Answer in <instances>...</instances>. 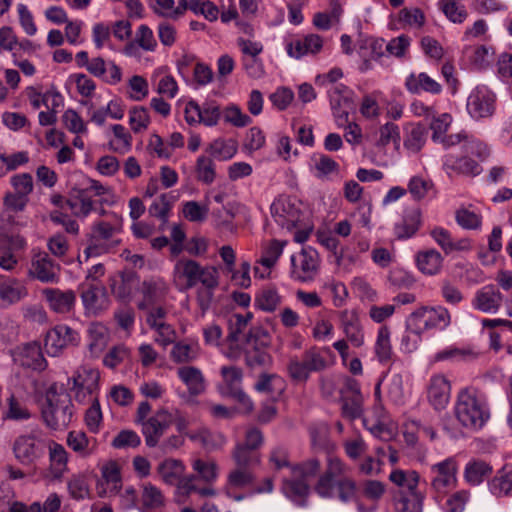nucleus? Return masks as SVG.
I'll use <instances>...</instances> for the list:
<instances>
[{"label": "nucleus", "mask_w": 512, "mask_h": 512, "mask_svg": "<svg viewBox=\"0 0 512 512\" xmlns=\"http://www.w3.org/2000/svg\"><path fill=\"white\" fill-rule=\"evenodd\" d=\"M389 481L399 488L398 493L419 491L420 475L415 470L394 469L389 474Z\"/></svg>", "instance_id": "obj_37"}, {"label": "nucleus", "mask_w": 512, "mask_h": 512, "mask_svg": "<svg viewBox=\"0 0 512 512\" xmlns=\"http://www.w3.org/2000/svg\"><path fill=\"white\" fill-rule=\"evenodd\" d=\"M311 169L318 179H325L339 170V164L325 154H314L311 157Z\"/></svg>", "instance_id": "obj_48"}, {"label": "nucleus", "mask_w": 512, "mask_h": 512, "mask_svg": "<svg viewBox=\"0 0 512 512\" xmlns=\"http://www.w3.org/2000/svg\"><path fill=\"white\" fill-rule=\"evenodd\" d=\"M207 152L219 160H229L237 152V143L232 139H216L209 145Z\"/></svg>", "instance_id": "obj_51"}, {"label": "nucleus", "mask_w": 512, "mask_h": 512, "mask_svg": "<svg viewBox=\"0 0 512 512\" xmlns=\"http://www.w3.org/2000/svg\"><path fill=\"white\" fill-rule=\"evenodd\" d=\"M374 350L381 363H387L392 359L394 353L390 341V330L387 326L379 328Z\"/></svg>", "instance_id": "obj_49"}, {"label": "nucleus", "mask_w": 512, "mask_h": 512, "mask_svg": "<svg viewBox=\"0 0 512 512\" xmlns=\"http://www.w3.org/2000/svg\"><path fill=\"white\" fill-rule=\"evenodd\" d=\"M286 243V241L273 239L263 248L262 255L257 263L264 268V271H261V268L256 266L254 269L256 277L265 278L270 274L271 268L282 255Z\"/></svg>", "instance_id": "obj_26"}, {"label": "nucleus", "mask_w": 512, "mask_h": 512, "mask_svg": "<svg viewBox=\"0 0 512 512\" xmlns=\"http://www.w3.org/2000/svg\"><path fill=\"white\" fill-rule=\"evenodd\" d=\"M232 459L235 467L227 474L223 493L228 498L240 502L246 498L245 494L241 493V491L251 487L255 481L252 468L256 463L247 461V458L239 452L237 455H232Z\"/></svg>", "instance_id": "obj_6"}, {"label": "nucleus", "mask_w": 512, "mask_h": 512, "mask_svg": "<svg viewBox=\"0 0 512 512\" xmlns=\"http://www.w3.org/2000/svg\"><path fill=\"white\" fill-rule=\"evenodd\" d=\"M79 341L77 331L67 325H57L47 332L44 347L49 356L57 357L67 347L78 345Z\"/></svg>", "instance_id": "obj_15"}, {"label": "nucleus", "mask_w": 512, "mask_h": 512, "mask_svg": "<svg viewBox=\"0 0 512 512\" xmlns=\"http://www.w3.org/2000/svg\"><path fill=\"white\" fill-rule=\"evenodd\" d=\"M195 173L198 181L212 184L216 178L215 163L212 158L201 155L196 160Z\"/></svg>", "instance_id": "obj_52"}, {"label": "nucleus", "mask_w": 512, "mask_h": 512, "mask_svg": "<svg viewBox=\"0 0 512 512\" xmlns=\"http://www.w3.org/2000/svg\"><path fill=\"white\" fill-rule=\"evenodd\" d=\"M28 294L26 286L17 278L0 275V307L20 302Z\"/></svg>", "instance_id": "obj_24"}, {"label": "nucleus", "mask_w": 512, "mask_h": 512, "mask_svg": "<svg viewBox=\"0 0 512 512\" xmlns=\"http://www.w3.org/2000/svg\"><path fill=\"white\" fill-rule=\"evenodd\" d=\"M430 236L441 247L445 254H451L456 251H468L471 249V241L468 238L454 239L451 233L442 227L432 229Z\"/></svg>", "instance_id": "obj_27"}, {"label": "nucleus", "mask_w": 512, "mask_h": 512, "mask_svg": "<svg viewBox=\"0 0 512 512\" xmlns=\"http://www.w3.org/2000/svg\"><path fill=\"white\" fill-rule=\"evenodd\" d=\"M13 452L21 463L27 465L32 464L42 453L35 437L31 435L18 436L13 444Z\"/></svg>", "instance_id": "obj_29"}, {"label": "nucleus", "mask_w": 512, "mask_h": 512, "mask_svg": "<svg viewBox=\"0 0 512 512\" xmlns=\"http://www.w3.org/2000/svg\"><path fill=\"white\" fill-rule=\"evenodd\" d=\"M275 222L287 230H292L301 219V211L288 197H279L270 207Z\"/></svg>", "instance_id": "obj_18"}, {"label": "nucleus", "mask_w": 512, "mask_h": 512, "mask_svg": "<svg viewBox=\"0 0 512 512\" xmlns=\"http://www.w3.org/2000/svg\"><path fill=\"white\" fill-rule=\"evenodd\" d=\"M28 276L42 283L56 284L60 279V265L46 252H35L31 258Z\"/></svg>", "instance_id": "obj_16"}, {"label": "nucleus", "mask_w": 512, "mask_h": 512, "mask_svg": "<svg viewBox=\"0 0 512 512\" xmlns=\"http://www.w3.org/2000/svg\"><path fill=\"white\" fill-rule=\"evenodd\" d=\"M92 441L95 442V439L88 438L87 435L82 431H71L67 436L68 446L83 457H86L92 453Z\"/></svg>", "instance_id": "obj_58"}, {"label": "nucleus", "mask_w": 512, "mask_h": 512, "mask_svg": "<svg viewBox=\"0 0 512 512\" xmlns=\"http://www.w3.org/2000/svg\"><path fill=\"white\" fill-rule=\"evenodd\" d=\"M142 293L144 301L138 304V308L141 310L163 299L168 293V286L163 279H151L142 283Z\"/></svg>", "instance_id": "obj_38"}, {"label": "nucleus", "mask_w": 512, "mask_h": 512, "mask_svg": "<svg viewBox=\"0 0 512 512\" xmlns=\"http://www.w3.org/2000/svg\"><path fill=\"white\" fill-rule=\"evenodd\" d=\"M341 323L348 341L354 347L362 346L364 334L357 313L355 311H343L341 313Z\"/></svg>", "instance_id": "obj_35"}, {"label": "nucleus", "mask_w": 512, "mask_h": 512, "mask_svg": "<svg viewBox=\"0 0 512 512\" xmlns=\"http://www.w3.org/2000/svg\"><path fill=\"white\" fill-rule=\"evenodd\" d=\"M198 356L197 345L186 342H177L171 351V358L176 363H188L194 361Z\"/></svg>", "instance_id": "obj_62"}, {"label": "nucleus", "mask_w": 512, "mask_h": 512, "mask_svg": "<svg viewBox=\"0 0 512 512\" xmlns=\"http://www.w3.org/2000/svg\"><path fill=\"white\" fill-rule=\"evenodd\" d=\"M416 261L417 266L422 273L435 275L442 267L443 257L437 250L429 249L419 252L417 254Z\"/></svg>", "instance_id": "obj_46"}, {"label": "nucleus", "mask_w": 512, "mask_h": 512, "mask_svg": "<svg viewBox=\"0 0 512 512\" xmlns=\"http://www.w3.org/2000/svg\"><path fill=\"white\" fill-rule=\"evenodd\" d=\"M492 473V467L482 460L469 461L464 469L465 481L472 485L477 486L481 484Z\"/></svg>", "instance_id": "obj_44"}, {"label": "nucleus", "mask_w": 512, "mask_h": 512, "mask_svg": "<svg viewBox=\"0 0 512 512\" xmlns=\"http://www.w3.org/2000/svg\"><path fill=\"white\" fill-rule=\"evenodd\" d=\"M192 468L200 479L207 484H213L218 478V465L212 460L195 459L192 461Z\"/></svg>", "instance_id": "obj_50"}, {"label": "nucleus", "mask_w": 512, "mask_h": 512, "mask_svg": "<svg viewBox=\"0 0 512 512\" xmlns=\"http://www.w3.org/2000/svg\"><path fill=\"white\" fill-rule=\"evenodd\" d=\"M424 495L420 491L397 493L394 500L396 512H422Z\"/></svg>", "instance_id": "obj_45"}, {"label": "nucleus", "mask_w": 512, "mask_h": 512, "mask_svg": "<svg viewBox=\"0 0 512 512\" xmlns=\"http://www.w3.org/2000/svg\"><path fill=\"white\" fill-rule=\"evenodd\" d=\"M458 463L454 457H448L430 467V486L432 496L441 502L457 485Z\"/></svg>", "instance_id": "obj_8"}, {"label": "nucleus", "mask_w": 512, "mask_h": 512, "mask_svg": "<svg viewBox=\"0 0 512 512\" xmlns=\"http://www.w3.org/2000/svg\"><path fill=\"white\" fill-rule=\"evenodd\" d=\"M451 322V315L443 306L421 307L412 312L406 319L408 332L420 337L430 329H446Z\"/></svg>", "instance_id": "obj_7"}, {"label": "nucleus", "mask_w": 512, "mask_h": 512, "mask_svg": "<svg viewBox=\"0 0 512 512\" xmlns=\"http://www.w3.org/2000/svg\"><path fill=\"white\" fill-rule=\"evenodd\" d=\"M270 336L260 327L251 328L245 338L243 353L247 366L268 367L272 364V356L268 352Z\"/></svg>", "instance_id": "obj_9"}, {"label": "nucleus", "mask_w": 512, "mask_h": 512, "mask_svg": "<svg viewBox=\"0 0 512 512\" xmlns=\"http://www.w3.org/2000/svg\"><path fill=\"white\" fill-rule=\"evenodd\" d=\"M220 374L223 379V384L219 386L218 390L222 396H228L237 390L242 389L243 372L242 369L236 366H222Z\"/></svg>", "instance_id": "obj_39"}, {"label": "nucleus", "mask_w": 512, "mask_h": 512, "mask_svg": "<svg viewBox=\"0 0 512 512\" xmlns=\"http://www.w3.org/2000/svg\"><path fill=\"white\" fill-rule=\"evenodd\" d=\"M172 279L181 292L188 291L199 283L209 288H217L219 285V273L214 266H202L187 257H181L175 262Z\"/></svg>", "instance_id": "obj_4"}, {"label": "nucleus", "mask_w": 512, "mask_h": 512, "mask_svg": "<svg viewBox=\"0 0 512 512\" xmlns=\"http://www.w3.org/2000/svg\"><path fill=\"white\" fill-rule=\"evenodd\" d=\"M290 261V277L295 281L310 282L318 274L320 266L319 254L310 246L304 247L300 252L293 254Z\"/></svg>", "instance_id": "obj_12"}, {"label": "nucleus", "mask_w": 512, "mask_h": 512, "mask_svg": "<svg viewBox=\"0 0 512 512\" xmlns=\"http://www.w3.org/2000/svg\"><path fill=\"white\" fill-rule=\"evenodd\" d=\"M426 140L427 129L422 124H409L405 127L403 146L409 154H417L420 152Z\"/></svg>", "instance_id": "obj_36"}, {"label": "nucleus", "mask_w": 512, "mask_h": 512, "mask_svg": "<svg viewBox=\"0 0 512 512\" xmlns=\"http://www.w3.org/2000/svg\"><path fill=\"white\" fill-rule=\"evenodd\" d=\"M281 303V296L275 288L262 289L255 298V305L262 311L273 312Z\"/></svg>", "instance_id": "obj_53"}, {"label": "nucleus", "mask_w": 512, "mask_h": 512, "mask_svg": "<svg viewBox=\"0 0 512 512\" xmlns=\"http://www.w3.org/2000/svg\"><path fill=\"white\" fill-rule=\"evenodd\" d=\"M438 5L445 16L453 23H463L468 16L465 7L457 0H440Z\"/></svg>", "instance_id": "obj_56"}, {"label": "nucleus", "mask_w": 512, "mask_h": 512, "mask_svg": "<svg viewBox=\"0 0 512 512\" xmlns=\"http://www.w3.org/2000/svg\"><path fill=\"white\" fill-rule=\"evenodd\" d=\"M33 416L27 399L21 395L11 393L6 399V406L2 412V420L13 422H26Z\"/></svg>", "instance_id": "obj_25"}, {"label": "nucleus", "mask_w": 512, "mask_h": 512, "mask_svg": "<svg viewBox=\"0 0 512 512\" xmlns=\"http://www.w3.org/2000/svg\"><path fill=\"white\" fill-rule=\"evenodd\" d=\"M136 280L133 277L110 278V288L115 297L120 300H128L132 296Z\"/></svg>", "instance_id": "obj_57"}, {"label": "nucleus", "mask_w": 512, "mask_h": 512, "mask_svg": "<svg viewBox=\"0 0 512 512\" xmlns=\"http://www.w3.org/2000/svg\"><path fill=\"white\" fill-rule=\"evenodd\" d=\"M49 309L57 314H69L74 310L76 294L73 290L45 288L42 290Z\"/></svg>", "instance_id": "obj_22"}, {"label": "nucleus", "mask_w": 512, "mask_h": 512, "mask_svg": "<svg viewBox=\"0 0 512 512\" xmlns=\"http://www.w3.org/2000/svg\"><path fill=\"white\" fill-rule=\"evenodd\" d=\"M380 95V91H374L363 96L359 111L365 119L375 120L380 116L381 108L378 101Z\"/></svg>", "instance_id": "obj_54"}, {"label": "nucleus", "mask_w": 512, "mask_h": 512, "mask_svg": "<svg viewBox=\"0 0 512 512\" xmlns=\"http://www.w3.org/2000/svg\"><path fill=\"white\" fill-rule=\"evenodd\" d=\"M453 414L462 428L469 432L480 431L491 417L486 394L473 386L461 388L455 397Z\"/></svg>", "instance_id": "obj_3"}, {"label": "nucleus", "mask_w": 512, "mask_h": 512, "mask_svg": "<svg viewBox=\"0 0 512 512\" xmlns=\"http://www.w3.org/2000/svg\"><path fill=\"white\" fill-rule=\"evenodd\" d=\"M270 462L276 469L288 467L289 476L282 479L281 492L297 506H305L310 493L309 482L319 475L320 462L311 458L301 463L290 465L288 451L282 446L275 447L270 454Z\"/></svg>", "instance_id": "obj_2"}, {"label": "nucleus", "mask_w": 512, "mask_h": 512, "mask_svg": "<svg viewBox=\"0 0 512 512\" xmlns=\"http://www.w3.org/2000/svg\"><path fill=\"white\" fill-rule=\"evenodd\" d=\"M89 344L88 350L92 358H98L108 343V331L105 326L99 323L90 325L88 329Z\"/></svg>", "instance_id": "obj_43"}, {"label": "nucleus", "mask_w": 512, "mask_h": 512, "mask_svg": "<svg viewBox=\"0 0 512 512\" xmlns=\"http://www.w3.org/2000/svg\"><path fill=\"white\" fill-rule=\"evenodd\" d=\"M120 244V241L107 242L97 237L94 233L90 232L87 239V246L83 250V256L87 261L91 257H98L103 254L109 253L116 246Z\"/></svg>", "instance_id": "obj_47"}, {"label": "nucleus", "mask_w": 512, "mask_h": 512, "mask_svg": "<svg viewBox=\"0 0 512 512\" xmlns=\"http://www.w3.org/2000/svg\"><path fill=\"white\" fill-rule=\"evenodd\" d=\"M490 492L497 496H509L512 494V465H505L488 483Z\"/></svg>", "instance_id": "obj_41"}, {"label": "nucleus", "mask_w": 512, "mask_h": 512, "mask_svg": "<svg viewBox=\"0 0 512 512\" xmlns=\"http://www.w3.org/2000/svg\"><path fill=\"white\" fill-rule=\"evenodd\" d=\"M170 426V411L164 408L157 410L155 414L150 416L141 426V432L144 436L146 446L149 448L157 447L161 437Z\"/></svg>", "instance_id": "obj_17"}, {"label": "nucleus", "mask_w": 512, "mask_h": 512, "mask_svg": "<svg viewBox=\"0 0 512 512\" xmlns=\"http://www.w3.org/2000/svg\"><path fill=\"white\" fill-rule=\"evenodd\" d=\"M173 205V196L170 194H162L156 198L150 205L148 211L152 217L159 218L163 223L168 220V215Z\"/></svg>", "instance_id": "obj_60"}, {"label": "nucleus", "mask_w": 512, "mask_h": 512, "mask_svg": "<svg viewBox=\"0 0 512 512\" xmlns=\"http://www.w3.org/2000/svg\"><path fill=\"white\" fill-rule=\"evenodd\" d=\"M330 106L338 127L345 126L349 113L354 109V92L344 84L332 85L328 90Z\"/></svg>", "instance_id": "obj_13"}, {"label": "nucleus", "mask_w": 512, "mask_h": 512, "mask_svg": "<svg viewBox=\"0 0 512 512\" xmlns=\"http://www.w3.org/2000/svg\"><path fill=\"white\" fill-rule=\"evenodd\" d=\"M503 296L495 285H485L476 291L472 299V307L483 313L495 314L499 311Z\"/></svg>", "instance_id": "obj_23"}, {"label": "nucleus", "mask_w": 512, "mask_h": 512, "mask_svg": "<svg viewBox=\"0 0 512 512\" xmlns=\"http://www.w3.org/2000/svg\"><path fill=\"white\" fill-rule=\"evenodd\" d=\"M10 184L13 188L11 192L29 200V196L34 189L33 177L31 174H15L10 178Z\"/></svg>", "instance_id": "obj_61"}, {"label": "nucleus", "mask_w": 512, "mask_h": 512, "mask_svg": "<svg viewBox=\"0 0 512 512\" xmlns=\"http://www.w3.org/2000/svg\"><path fill=\"white\" fill-rule=\"evenodd\" d=\"M253 319L252 312L245 314L234 313L228 318V334L227 343L228 350L225 355L230 359H237L241 355V350L238 345L240 335L246 330L248 324Z\"/></svg>", "instance_id": "obj_19"}, {"label": "nucleus", "mask_w": 512, "mask_h": 512, "mask_svg": "<svg viewBox=\"0 0 512 512\" xmlns=\"http://www.w3.org/2000/svg\"><path fill=\"white\" fill-rule=\"evenodd\" d=\"M15 360L22 366L33 370H44L47 366L41 347L36 342L27 343L20 347Z\"/></svg>", "instance_id": "obj_31"}, {"label": "nucleus", "mask_w": 512, "mask_h": 512, "mask_svg": "<svg viewBox=\"0 0 512 512\" xmlns=\"http://www.w3.org/2000/svg\"><path fill=\"white\" fill-rule=\"evenodd\" d=\"M65 206L77 217L85 218L93 210V201L85 193L65 201Z\"/></svg>", "instance_id": "obj_59"}, {"label": "nucleus", "mask_w": 512, "mask_h": 512, "mask_svg": "<svg viewBox=\"0 0 512 512\" xmlns=\"http://www.w3.org/2000/svg\"><path fill=\"white\" fill-rule=\"evenodd\" d=\"M100 372L98 369L83 364L77 368L68 383L72 382L71 391L74 393L75 400L79 403H85L90 399L97 397L99 389Z\"/></svg>", "instance_id": "obj_11"}, {"label": "nucleus", "mask_w": 512, "mask_h": 512, "mask_svg": "<svg viewBox=\"0 0 512 512\" xmlns=\"http://www.w3.org/2000/svg\"><path fill=\"white\" fill-rule=\"evenodd\" d=\"M438 142L442 143L446 149L460 145V155L448 153L442 158V168L449 177L479 175L483 170L480 163L490 156L488 145L465 131L444 134Z\"/></svg>", "instance_id": "obj_1"}, {"label": "nucleus", "mask_w": 512, "mask_h": 512, "mask_svg": "<svg viewBox=\"0 0 512 512\" xmlns=\"http://www.w3.org/2000/svg\"><path fill=\"white\" fill-rule=\"evenodd\" d=\"M421 214L418 209L407 211L402 220L395 224L394 234L398 239L412 237L419 229Z\"/></svg>", "instance_id": "obj_42"}, {"label": "nucleus", "mask_w": 512, "mask_h": 512, "mask_svg": "<svg viewBox=\"0 0 512 512\" xmlns=\"http://www.w3.org/2000/svg\"><path fill=\"white\" fill-rule=\"evenodd\" d=\"M81 300L86 314L97 316L110 306V299L104 286L84 284Z\"/></svg>", "instance_id": "obj_20"}, {"label": "nucleus", "mask_w": 512, "mask_h": 512, "mask_svg": "<svg viewBox=\"0 0 512 512\" xmlns=\"http://www.w3.org/2000/svg\"><path fill=\"white\" fill-rule=\"evenodd\" d=\"M263 442L262 432L256 427H251L246 431L244 441L236 443L232 455H237L238 452L242 453L247 461L258 464L259 458L254 451L261 447Z\"/></svg>", "instance_id": "obj_28"}, {"label": "nucleus", "mask_w": 512, "mask_h": 512, "mask_svg": "<svg viewBox=\"0 0 512 512\" xmlns=\"http://www.w3.org/2000/svg\"><path fill=\"white\" fill-rule=\"evenodd\" d=\"M140 503L143 512H162L166 498L159 487L151 482H144L141 485Z\"/></svg>", "instance_id": "obj_30"}, {"label": "nucleus", "mask_w": 512, "mask_h": 512, "mask_svg": "<svg viewBox=\"0 0 512 512\" xmlns=\"http://www.w3.org/2000/svg\"><path fill=\"white\" fill-rule=\"evenodd\" d=\"M177 376L187 387L192 396L202 394L206 389V381L202 371L194 366H182L177 369Z\"/></svg>", "instance_id": "obj_32"}, {"label": "nucleus", "mask_w": 512, "mask_h": 512, "mask_svg": "<svg viewBox=\"0 0 512 512\" xmlns=\"http://www.w3.org/2000/svg\"><path fill=\"white\" fill-rule=\"evenodd\" d=\"M72 416L73 404L70 395L51 386L46 393V404L42 409L46 425L53 430L65 429L70 424Z\"/></svg>", "instance_id": "obj_5"}, {"label": "nucleus", "mask_w": 512, "mask_h": 512, "mask_svg": "<svg viewBox=\"0 0 512 512\" xmlns=\"http://www.w3.org/2000/svg\"><path fill=\"white\" fill-rule=\"evenodd\" d=\"M49 457L51 468L55 476H61L67 467L68 453L65 448L57 443H52L49 446Z\"/></svg>", "instance_id": "obj_55"}, {"label": "nucleus", "mask_w": 512, "mask_h": 512, "mask_svg": "<svg viewBox=\"0 0 512 512\" xmlns=\"http://www.w3.org/2000/svg\"><path fill=\"white\" fill-rule=\"evenodd\" d=\"M477 357V353L470 347L448 346L434 355L435 362L449 361L453 363L472 361Z\"/></svg>", "instance_id": "obj_40"}, {"label": "nucleus", "mask_w": 512, "mask_h": 512, "mask_svg": "<svg viewBox=\"0 0 512 512\" xmlns=\"http://www.w3.org/2000/svg\"><path fill=\"white\" fill-rule=\"evenodd\" d=\"M451 385L442 374L433 375L427 385V399L430 405L437 411L446 408L450 400Z\"/></svg>", "instance_id": "obj_21"}, {"label": "nucleus", "mask_w": 512, "mask_h": 512, "mask_svg": "<svg viewBox=\"0 0 512 512\" xmlns=\"http://www.w3.org/2000/svg\"><path fill=\"white\" fill-rule=\"evenodd\" d=\"M496 95L485 85L476 86L467 99L469 115L480 120L491 117L495 112Z\"/></svg>", "instance_id": "obj_14"}, {"label": "nucleus", "mask_w": 512, "mask_h": 512, "mask_svg": "<svg viewBox=\"0 0 512 512\" xmlns=\"http://www.w3.org/2000/svg\"><path fill=\"white\" fill-rule=\"evenodd\" d=\"M255 389L262 393H281L283 391V381L276 374L263 373L255 383Z\"/></svg>", "instance_id": "obj_63"}, {"label": "nucleus", "mask_w": 512, "mask_h": 512, "mask_svg": "<svg viewBox=\"0 0 512 512\" xmlns=\"http://www.w3.org/2000/svg\"><path fill=\"white\" fill-rule=\"evenodd\" d=\"M407 90L413 94L427 92L431 94H440L442 86L436 80L431 78L427 73L410 74L405 81Z\"/></svg>", "instance_id": "obj_34"}, {"label": "nucleus", "mask_w": 512, "mask_h": 512, "mask_svg": "<svg viewBox=\"0 0 512 512\" xmlns=\"http://www.w3.org/2000/svg\"><path fill=\"white\" fill-rule=\"evenodd\" d=\"M112 131L116 138L115 141L110 143L112 149L120 153L129 151L132 146V137L126 128L121 124H114L112 125Z\"/></svg>", "instance_id": "obj_64"}, {"label": "nucleus", "mask_w": 512, "mask_h": 512, "mask_svg": "<svg viewBox=\"0 0 512 512\" xmlns=\"http://www.w3.org/2000/svg\"><path fill=\"white\" fill-rule=\"evenodd\" d=\"M157 472L165 484L177 485L180 491L181 482L186 477L184 476L185 466L182 461L173 458L165 459L158 465Z\"/></svg>", "instance_id": "obj_33"}, {"label": "nucleus", "mask_w": 512, "mask_h": 512, "mask_svg": "<svg viewBox=\"0 0 512 512\" xmlns=\"http://www.w3.org/2000/svg\"><path fill=\"white\" fill-rule=\"evenodd\" d=\"M327 366L323 352L312 347L306 350L300 358L293 357L288 364L289 376L296 382H306L313 372H320Z\"/></svg>", "instance_id": "obj_10"}]
</instances>
